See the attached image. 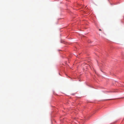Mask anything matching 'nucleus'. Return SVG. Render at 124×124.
<instances>
[{"instance_id": "nucleus-2", "label": "nucleus", "mask_w": 124, "mask_h": 124, "mask_svg": "<svg viewBox=\"0 0 124 124\" xmlns=\"http://www.w3.org/2000/svg\"><path fill=\"white\" fill-rule=\"evenodd\" d=\"M112 99H108V100H112Z\"/></svg>"}, {"instance_id": "nucleus-1", "label": "nucleus", "mask_w": 124, "mask_h": 124, "mask_svg": "<svg viewBox=\"0 0 124 124\" xmlns=\"http://www.w3.org/2000/svg\"><path fill=\"white\" fill-rule=\"evenodd\" d=\"M99 31H101V29H99Z\"/></svg>"}]
</instances>
